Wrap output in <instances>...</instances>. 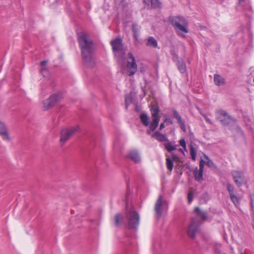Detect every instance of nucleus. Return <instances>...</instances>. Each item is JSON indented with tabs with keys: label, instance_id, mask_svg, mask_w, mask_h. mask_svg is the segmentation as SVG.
<instances>
[{
	"label": "nucleus",
	"instance_id": "obj_1",
	"mask_svg": "<svg viewBox=\"0 0 254 254\" xmlns=\"http://www.w3.org/2000/svg\"><path fill=\"white\" fill-rule=\"evenodd\" d=\"M78 40L84 64L87 66L92 67L95 64L93 56L94 46L92 41L87 34L83 32L78 34Z\"/></svg>",
	"mask_w": 254,
	"mask_h": 254
},
{
	"label": "nucleus",
	"instance_id": "obj_2",
	"mask_svg": "<svg viewBox=\"0 0 254 254\" xmlns=\"http://www.w3.org/2000/svg\"><path fill=\"white\" fill-rule=\"evenodd\" d=\"M150 112L152 117V121L149 124V117L146 114L142 113L140 115V119L142 124L145 127L149 125V128L154 131L158 127L160 121V110L157 105H152L151 107Z\"/></svg>",
	"mask_w": 254,
	"mask_h": 254
},
{
	"label": "nucleus",
	"instance_id": "obj_3",
	"mask_svg": "<svg viewBox=\"0 0 254 254\" xmlns=\"http://www.w3.org/2000/svg\"><path fill=\"white\" fill-rule=\"evenodd\" d=\"M169 20L177 35L183 38H186L185 34L189 32L187 20L183 16H172L169 17Z\"/></svg>",
	"mask_w": 254,
	"mask_h": 254
},
{
	"label": "nucleus",
	"instance_id": "obj_4",
	"mask_svg": "<svg viewBox=\"0 0 254 254\" xmlns=\"http://www.w3.org/2000/svg\"><path fill=\"white\" fill-rule=\"evenodd\" d=\"M127 227L128 229L136 230L139 224L140 217L134 208H131L126 213Z\"/></svg>",
	"mask_w": 254,
	"mask_h": 254
},
{
	"label": "nucleus",
	"instance_id": "obj_5",
	"mask_svg": "<svg viewBox=\"0 0 254 254\" xmlns=\"http://www.w3.org/2000/svg\"><path fill=\"white\" fill-rule=\"evenodd\" d=\"M62 97L61 94L57 93L52 95L47 99L43 101V109L44 110H49L53 107L57 103L61 101Z\"/></svg>",
	"mask_w": 254,
	"mask_h": 254
},
{
	"label": "nucleus",
	"instance_id": "obj_6",
	"mask_svg": "<svg viewBox=\"0 0 254 254\" xmlns=\"http://www.w3.org/2000/svg\"><path fill=\"white\" fill-rule=\"evenodd\" d=\"M78 127L63 129L61 131L60 138V143L62 145H63L72 135L78 130Z\"/></svg>",
	"mask_w": 254,
	"mask_h": 254
},
{
	"label": "nucleus",
	"instance_id": "obj_7",
	"mask_svg": "<svg viewBox=\"0 0 254 254\" xmlns=\"http://www.w3.org/2000/svg\"><path fill=\"white\" fill-rule=\"evenodd\" d=\"M127 55L128 58L131 60V62L128 61L127 63V73L128 75L132 76L134 75L137 71V64L133 55L129 53Z\"/></svg>",
	"mask_w": 254,
	"mask_h": 254
},
{
	"label": "nucleus",
	"instance_id": "obj_8",
	"mask_svg": "<svg viewBox=\"0 0 254 254\" xmlns=\"http://www.w3.org/2000/svg\"><path fill=\"white\" fill-rule=\"evenodd\" d=\"M235 183L240 187L246 183L244 173L242 171H232L231 172Z\"/></svg>",
	"mask_w": 254,
	"mask_h": 254
},
{
	"label": "nucleus",
	"instance_id": "obj_9",
	"mask_svg": "<svg viewBox=\"0 0 254 254\" xmlns=\"http://www.w3.org/2000/svg\"><path fill=\"white\" fill-rule=\"evenodd\" d=\"M216 118L223 125L229 124L231 120L230 116L224 110H219L217 112Z\"/></svg>",
	"mask_w": 254,
	"mask_h": 254
},
{
	"label": "nucleus",
	"instance_id": "obj_10",
	"mask_svg": "<svg viewBox=\"0 0 254 254\" xmlns=\"http://www.w3.org/2000/svg\"><path fill=\"white\" fill-rule=\"evenodd\" d=\"M197 231L198 225L197 222L194 219H192L187 232L188 235L191 238H194Z\"/></svg>",
	"mask_w": 254,
	"mask_h": 254
},
{
	"label": "nucleus",
	"instance_id": "obj_11",
	"mask_svg": "<svg viewBox=\"0 0 254 254\" xmlns=\"http://www.w3.org/2000/svg\"><path fill=\"white\" fill-rule=\"evenodd\" d=\"M154 211L156 217L157 219H159L162 214V197L161 195L159 196L155 203Z\"/></svg>",
	"mask_w": 254,
	"mask_h": 254
},
{
	"label": "nucleus",
	"instance_id": "obj_12",
	"mask_svg": "<svg viewBox=\"0 0 254 254\" xmlns=\"http://www.w3.org/2000/svg\"><path fill=\"white\" fill-rule=\"evenodd\" d=\"M112 47L113 51L116 54L118 52L121 51L123 50V43L122 40L120 38L115 39L110 42Z\"/></svg>",
	"mask_w": 254,
	"mask_h": 254
},
{
	"label": "nucleus",
	"instance_id": "obj_13",
	"mask_svg": "<svg viewBox=\"0 0 254 254\" xmlns=\"http://www.w3.org/2000/svg\"><path fill=\"white\" fill-rule=\"evenodd\" d=\"M0 135L3 140L7 142L10 141V137L7 128L5 125L1 121H0Z\"/></svg>",
	"mask_w": 254,
	"mask_h": 254
},
{
	"label": "nucleus",
	"instance_id": "obj_14",
	"mask_svg": "<svg viewBox=\"0 0 254 254\" xmlns=\"http://www.w3.org/2000/svg\"><path fill=\"white\" fill-rule=\"evenodd\" d=\"M227 188L232 201L236 206L238 205L239 204V199L234 193V187L231 184H228Z\"/></svg>",
	"mask_w": 254,
	"mask_h": 254
},
{
	"label": "nucleus",
	"instance_id": "obj_15",
	"mask_svg": "<svg viewBox=\"0 0 254 254\" xmlns=\"http://www.w3.org/2000/svg\"><path fill=\"white\" fill-rule=\"evenodd\" d=\"M127 157L135 163H139L141 161L139 153L136 150L129 151L127 155Z\"/></svg>",
	"mask_w": 254,
	"mask_h": 254
},
{
	"label": "nucleus",
	"instance_id": "obj_16",
	"mask_svg": "<svg viewBox=\"0 0 254 254\" xmlns=\"http://www.w3.org/2000/svg\"><path fill=\"white\" fill-rule=\"evenodd\" d=\"M173 116L177 120V123L180 126L181 129L185 132L186 131V127L184 121L182 120V117L176 110L173 111Z\"/></svg>",
	"mask_w": 254,
	"mask_h": 254
},
{
	"label": "nucleus",
	"instance_id": "obj_17",
	"mask_svg": "<svg viewBox=\"0 0 254 254\" xmlns=\"http://www.w3.org/2000/svg\"><path fill=\"white\" fill-rule=\"evenodd\" d=\"M173 116L177 120V123L180 126L181 129L185 132L186 131V127L184 121L182 120V117L176 110L173 111Z\"/></svg>",
	"mask_w": 254,
	"mask_h": 254
},
{
	"label": "nucleus",
	"instance_id": "obj_18",
	"mask_svg": "<svg viewBox=\"0 0 254 254\" xmlns=\"http://www.w3.org/2000/svg\"><path fill=\"white\" fill-rule=\"evenodd\" d=\"M173 116L177 120V123L180 126L181 129L185 132L186 131V127L184 121L182 120V117L176 110L173 111Z\"/></svg>",
	"mask_w": 254,
	"mask_h": 254
},
{
	"label": "nucleus",
	"instance_id": "obj_19",
	"mask_svg": "<svg viewBox=\"0 0 254 254\" xmlns=\"http://www.w3.org/2000/svg\"><path fill=\"white\" fill-rule=\"evenodd\" d=\"M173 116L177 120V123L180 126L181 129L185 132L186 131V127L184 121L182 120V117L176 110L173 111Z\"/></svg>",
	"mask_w": 254,
	"mask_h": 254
},
{
	"label": "nucleus",
	"instance_id": "obj_20",
	"mask_svg": "<svg viewBox=\"0 0 254 254\" xmlns=\"http://www.w3.org/2000/svg\"><path fill=\"white\" fill-rule=\"evenodd\" d=\"M213 81L214 84L218 86H224L226 84L225 79L218 74L214 75Z\"/></svg>",
	"mask_w": 254,
	"mask_h": 254
},
{
	"label": "nucleus",
	"instance_id": "obj_21",
	"mask_svg": "<svg viewBox=\"0 0 254 254\" xmlns=\"http://www.w3.org/2000/svg\"><path fill=\"white\" fill-rule=\"evenodd\" d=\"M152 137L160 142H167L168 141L167 137L158 131H155L152 135Z\"/></svg>",
	"mask_w": 254,
	"mask_h": 254
},
{
	"label": "nucleus",
	"instance_id": "obj_22",
	"mask_svg": "<svg viewBox=\"0 0 254 254\" xmlns=\"http://www.w3.org/2000/svg\"><path fill=\"white\" fill-rule=\"evenodd\" d=\"M164 145L166 149L169 152L176 150L177 147L178 146L174 142H170L169 140L164 144Z\"/></svg>",
	"mask_w": 254,
	"mask_h": 254
},
{
	"label": "nucleus",
	"instance_id": "obj_23",
	"mask_svg": "<svg viewBox=\"0 0 254 254\" xmlns=\"http://www.w3.org/2000/svg\"><path fill=\"white\" fill-rule=\"evenodd\" d=\"M194 211L197 217L201 218L202 220H206L207 218V214L206 212L202 211L198 207H195Z\"/></svg>",
	"mask_w": 254,
	"mask_h": 254
},
{
	"label": "nucleus",
	"instance_id": "obj_24",
	"mask_svg": "<svg viewBox=\"0 0 254 254\" xmlns=\"http://www.w3.org/2000/svg\"><path fill=\"white\" fill-rule=\"evenodd\" d=\"M177 67L181 73H184L186 72L187 70L186 65L185 62L181 60L177 62Z\"/></svg>",
	"mask_w": 254,
	"mask_h": 254
},
{
	"label": "nucleus",
	"instance_id": "obj_25",
	"mask_svg": "<svg viewBox=\"0 0 254 254\" xmlns=\"http://www.w3.org/2000/svg\"><path fill=\"white\" fill-rule=\"evenodd\" d=\"M146 45L148 47H151L156 48L157 47L158 43L157 40L154 37H149Z\"/></svg>",
	"mask_w": 254,
	"mask_h": 254
},
{
	"label": "nucleus",
	"instance_id": "obj_26",
	"mask_svg": "<svg viewBox=\"0 0 254 254\" xmlns=\"http://www.w3.org/2000/svg\"><path fill=\"white\" fill-rule=\"evenodd\" d=\"M203 171L198 170L196 168V169L193 171V175L195 177V179L199 182L203 179Z\"/></svg>",
	"mask_w": 254,
	"mask_h": 254
},
{
	"label": "nucleus",
	"instance_id": "obj_27",
	"mask_svg": "<svg viewBox=\"0 0 254 254\" xmlns=\"http://www.w3.org/2000/svg\"><path fill=\"white\" fill-rule=\"evenodd\" d=\"M123 219L124 218L122 215L120 214H116L115 217V225L119 226L121 222L123 221Z\"/></svg>",
	"mask_w": 254,
	"mask_h": 254
},
{
	"label": "nucleus",
	"instance_id": "obj_28",
	"mask_svg": "<svg viewBox=\"0 0 254 254\" xmlns=\"http://www.w3.org/2000/svg\"><path fill=\"white\" fill-rule=\"evenodd\" d=\"M166 166L167 167V169L171 171L173 170L174 164L173 162V160H172L169 158H167L166 159Z\"/></svg>",
	"mask_w": 254,
	"mask_h": 254
},
{
	"label": "nucleus",
	"instance_id": "obj_29",
	"mask_svg": "<svg viewBox=\"0 0 254 254\" xmlns=\"http://www.w3.org/2000/svg\"><path fill=\"white\" fill-rule=\"evenodd\" d=\"M41 73L44 77H47L48 76L49 72L47 67H41Z\"/></svg>",
	"mask_w": 254,
	"mask_h": 254
},
{
	"label": "nucleus",
	"instance_id": "obj_30",
	"mask_svg": "<svg viewBox=\"0 0 254 254\" xmlns=\"http://www.w3.org/2000/svg\"><path fill=\"white\" fill-rule=\"evenodd\" d=\"M126 106L127 108L128 106L132 102V98L130 95H126L125 97Z\"/></svg>",
	"mask_w": 254,
	"mask_h": 254
},
{
	"label": "nucleus",
	"instance_id": "obj_31",
	"mask_svg": "<svg viewBox=\"0 0 254 254\" xmlns=\"http://www.w3.org/2000/svg\"><path fill=\"white\" fill-rule=\"evenodd\" d=\"M161 4L159 2V0H152L151 6L153 8H158L160 7Z\"/></svg>",
	"mask_w": 254,
	"mask_h": 254
},
{
	"label": "nucleus",
	"instance_id": "obj_32",
	"mask_svg": "<svg viewBox=\"0 0 254 254\" xmlns=\"http://www.w3.org/2000/svg\"><path fill=\"white\" fill-rule=\"evenodd\" d=\"M161 4L159 2V0H152L151 6L153 8H158L160 7Z\"/></svg>",
	"mask_w": 254,
	"mask_h": 254
},
{
	"label": "nucleus",
	"instance_id": "obj_33",
	"mask_svg": "<svg viewBox=\"0 0 254 254\" xmlns=\"http://www.w3.org/2000/svg\"><path fill=\"white\" fill-rule=\"evenodd\" d=\"M190 155L191 157V159L193 160H195V157H196V152H195V149L192 147H191L190 148Z\"/></svg>",
	"mask_w": 254,
	"mask_h": 254
},
{
	"label": "nucleus",
	"instance_id": "obj_34",
	"mask_svg": "<svg viewBox=\"0 0 254 254\" xmlns=\"http://www.w3.org/2000/svg\"><path fill=\"white\" fill-rule=\"evenodd\" d=\"M132 30L133 33H138L139 31V28L138 25L136 24H132Z\"/></svg>",
	"mask_w": 254,
	"mask_h": 254
},
{
	"label": "nucleus",
	"instance_id": "obj_35",
	"mask_svg": "<svg viewBox=\"0 0 254 254\" xmlns=\"http://www.w3.org/2000/svg\"><path fill=\"white\" fill-rule=\"evenodd\" d=\"M180 145L184 148L185 150H186V141L184 138L181 139L180 141Z\"/></svg>",
	"mask_w": 254,
	"mask_h": 254
},
{
	"label": "nucleus",
	"instance_id": "obj_36",
	"mask_svg": "<svg viewBox=\"0 0 254 254\" xmlns=\"http://www.w3.org/2000/svg\"><path fill=\"white\" fill-rule=\"evenodd\" d=\"M143 1L147 8H149L151 6L152 0H143Z\"/></svg>",
	"mask_w": 254,
	"mask_h": 254
},
{
	"label": "nucleus",
	"instance_id": "obj_37",
	"mask_svg": "<svg viewBox=\"0 0 254 254\" xmlns=\"http://www.w3.org/2000/svg\"><path fill=\"white\" fill-rule=\"evenodd\" d=\"M204 163H205V161H203V160H201L200 162H199V170H200V171H203V168H204Z\"/></svg>",
	"mask_w": 254,
	"mask_h": 254
},
{
	"label": "nucleus",
	"instance_id": "obj_38",
	"mask_svg": "<svg viewBox=\"0 0 254 254\" xmlns=\"http://www.w3.org/2000/svg\"><path fill=\"white\" fill-rule=\"evenodd\" d=\"M202 116L204 117V118L206 122H207L209 124H211V125L212 124V122H211V120L206 115H203Z\"/></svg>",
	"mask_w": 254,
	"mask_h": 254
},
{
	"label": "nucleus",
	"instance_id": "obj_39",
	"mask_svg": "<svg viewBox=\"0 0 254 254\" xmlns=\"http://www.w3.org/2000/svg\"><path fill=\"white\" fill-rule=\"evenodd\" d=\"M251 200L252 207L254 209V194L251 195Z\"/></svg>",
	"mask_w": 254,
	"mask_h": 254
},
{
	"label": "nucleus",
	"instance_id": "obj_40",
	"mask_svg": "<svg viewBox=\"0 0 254 254\" xmlns=\"http://www.w3.org/2000/svg\"><path fill=\"white\" fill-rule=\"evenodd\" d=\"M206 165L209 167H212L214 164L213 163V162L209 160V159H208L207 162H206Z\"/></svg>",
	"mask_w": 254,
	"mask_h": 254
},
{
	"label": "nucleus",
	"instance_id": "obj_41",
	"mask_svg": "<svg viewBox=\"0 0 254 254\" xmlns=\"http://www.w3.org/2000/svg\"><path fill=\"white\" fill-rule=\"evenodd\" d=\"M47 63H48L47 60H44V61H42L40 63V65H41V67H46V64Z\"/></svg>",
	"mask_w": 254,
	"mask_h": 254
},
{
	"label": "nucleus",
	"instance_id": "obj_42",
	"mask_svg": "<svg viewBox=\"0 0 254 254\" xmlns=\"http://www.w3.org/2000/svg\"><path fill=\"white\" fill-rule=\"evenodd\" d=\"M188 202L189 203H190L192 201V195L190 194V193H189L188 194Z\"/></svg>",
	"mask_w": 254,
	"mask_h": 254
},
{
	"label": "nucleus",
	"instance_id": "obj_43",
	"mask_svg": "<svg viewBox=\"0 0 254 254\" xmlns=\"http://www.w3.org/2000/svg\"><path fill=\"white\" fill-rule=\"evenodd\" d=\"M178 158V157L177 155H173L172 157V160L173 161H175L177 160V159Z\"/></svg>",
	"mask_w": 254,
	"mask_h": 254
},
{
	"label": "nucleus",
	"instance_id": "obj_44",
	"mask_svg": "<svg viewBox=\"0 0 254 254\" xmlns=\"http://www.w3.org/2000/svg\"><path fill=\"white\" fill-rule=\"evenodd\" d=\"M165 127L164 123H161L160 126V129L162 130L163 128H164Z\"/></svg>",
	"mask_w": 254,
	"mask_h": 254
},
{
	"label": "nucleus",
	"instance_id": "obj_45",
	"mask_svg": "<svg viewBox=\"0 0 254 254\" xmlns=\"http://www.w3.org/2000/svg\"><path fill=\"white\" fill-rule=\"evenodd\" d=\"M133 36L135 39L137 40L138 38V33H133Z\"/></svg>",
	"mask_w": 254,
	"mask_h": 254
},
{
	"label": "nucleus",
	"instance_id": "obj_46",
	"mask_svg": "<svg viewBox=\"0 0 254 254\" xmlns=\"http://www.w3.org/2000/svg\"><path fill=\"white\" fill-rule=\"evenodd\" d=\"M179 151H180V152H182V153H184L183 149H181V148H180V149H179Z\"/></svg>",
	"mask_w": 254,
	"mask_h": 254
},
{
	"label": "nucleus",
	"instance_id": "obj_47",
	"mask_svg": "<svg viewBox=\"0 0 254 254\" xmlns=\"http://www.w3.org/2000/svg\"><path fill=\"white\" fill-rule=\"evenodd\" d=\"M168 121H169V119L166 118V119H165L164 122H167Z\"/></svg>",
	"mask_w": 254,
	"mask_h": 254
},
{
	"label": "nucleus",
	"instance_id": "obj_48",
	"mask_svg": "<svg viewBox=\"0 0 254 254\" xmlns=\"http://www.w3.org/2000/svg\"><path fill=\"white\" fill-rule=\"evenodd\" d=\"M182 45L183 47L185 49V46L184 44H183V43L182 44Z\"/></svg>",
	"mask_w": 254,
	"mask_h": 254
},
{
	"label": "nucleus",
	"instance_id": "obj_49",
	"mask_svg": "<svg viewBox=\"0 0 254 254\" xmlns=\"http://www.w3.org/2000/svg\"><path fill=\"white\" fill-rule=\"evenodd\" d=\"M125 0H120V2H122L123 1H124Z\"/></svg>",
	"mask_w": 254,
	"mask_h": 254
},
{
	"label": "nucleus",
	"instance_id": "obj_50",
	"mask_svg": "<svg viewBox=\"0 0 254 254\" xmlns=\"http://www.w3.org/2000/svg\"><path fill=\"white\" fill-rule=\"evenodd\" d=\"M241 254H244L243 253H241Z\"/></svg>",
	"mask_w": 254,
	"mask_h": 254
}]
</instances>
